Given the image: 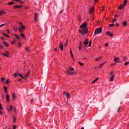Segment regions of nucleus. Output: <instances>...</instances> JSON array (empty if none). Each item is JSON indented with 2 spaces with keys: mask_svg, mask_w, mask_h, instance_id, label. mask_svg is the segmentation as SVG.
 Instances as JSON below:
<instances>
[{
  "mask_svg": "<svg viewBox=\"0 0 129 129\" xmlns=\"http://www.w3.org/2000/svg\"><path fill=\"white\" fill-rule=\"evenodd\" d=\"M3 44L6 47H8L9 46V44L7 42H3Z\"/></svg>",
  "mask_w": 129,
  "mask_h": 129,
  "instance_id": "11",
  "label": "nucleus"
},
{
  "mask_svg": "<svg viewBox=\"0 0 129 129\" xmlns=\"http://www.w3.org/2000/svg\"><path fill=\"white\" fill-rule=\"evenodd\" d=\"M115 77L114 75H112L111 77L110 78V81H112L114 80V78Z\"/></svg>",
  "mask_w": 129,
  "mask_h": 129,
  "instance_id": "14",
  "label": "nucleus"
},
{
  "mask_svg": "<svg viewBox=\"0 0 129 129\" xmlns=\"http://www.w3.org/2000/svg\"><path fill=\"white\" fill-rule=\"evenodd\" d=\"M13 122L14 123L16 121V118L15 116H14L13 118Z\"/></svg>",
  "mask_w": 129,
  "mask_h": 129,
  "instance_id": "30",
  "label": "nucleus"
},
{
  "mask_svg": "<svg viewBox=\"0 0 129 129\" xmlns=\"http://www.w3.org/2000/svg\"><path fill=\"white\" fill-rule=\"evenodd\" d=\"M16 126L15 125H14L13 126V129H16Z\"/></svg>",
  "mask_w": 129,
  "mask_h": 129,
  "instance_id": "55",
  "label": "nucleus"
},
{
  "mask_svg": "<svg viewBox=\"0 0 129 129\" xmlns=\"http://www.w3.org/2000/svg\"><path fill=\"white\" fill-rule=\"evenodd\" d=\"M87 24L86 22H85L80 26V29L84 31V32H88V29L87 27Z\"/></svg>",
  "mask_w": 129,
  "mask_h": 129,
  "instance_id": "1",
  "label": "nucleus"
},
{
  "mask_svg": "<svg viewBox=\"0 0 129 129\" xmlns=\"http://www.w3.org/2000/svg\"><path fill=\"white\" fill-rule=\"evenodd\" d=\"M5 13V12L4 11H0V16L2 15L3 14H4Z\"/></svg>",
  "mask_w": 129,
  "mask_h": 129,
  "instance_id": "25",
  "label": "nucleus"
},
{
  "mask_svg": "<svg viewBox=\"0 0 129 129\" xmlns=\"http://www.w3.org/2000/svg\"><path fill=\"white\" fill-rule=\"evenodd\" d=\"M20 27H19V30L20 32H22L25 28V26L23 25H20Z\"/></svg>",
  "mask_w": 129,
  "mask_h": 129,
  "instance_id": "2",
  "label": "nucleus"
},
{
  "mask_svg": "<svg viewBox=\"0 0 129 129\" xmlns=\"http://www.w3.org/2000/svg\"><path fill=\"white\" fill-rule=\"evenodd\" d=\"M3 88L4 90L5 93H7V88L6 86H4L3 87Z\"/></svg>",
  "mask_w": 129,
  "mask_h": 129,
  "instance_id": "16",
  "label": "nucleus"
},
{
  "mask_svg": "<svg viewBox=\"0 0 129 129\" xmlns=\"http://www.w3.org/2000/svg\"><path fill=\"white\" fill-rule=\"evenodd\" d=\"M19 76L20 77H21V78H23L24 79H25V78H24V77H23V76L22 75L20 74H19Z\"/></svg>",
  "mask_w": 129,
  "mask_h": 129,
  "instance_id": "43",
  "label": "nucleus"
},
{
  "mask_svg": "<svg viewBox=\"0 0 129 129\" xmlns=\"http://www.w3.org/2000/svg\"><path fill=\"white\" fill-rule=\"evenodd\" d=\"M120 108H121V107H119V108H118V111H117V112H119V111H120Z\"/></svg>",
  "mask_w": 129,
  "mask_h": 129,
  "instance_id": "59",
  "label": "nucleus"
},
{
  "mask_svg": "<svg viewBox=\"0 0 129 129\" xmlns=\"http://www.w3.org/2000/svg\"><path fill=\"white\" fill-rule=\"evenodd\" d=\"M30 71H28L26 74L25 75V77L26 78L27 77L29 76V75L30 74Z\"/></svg>",
  "mask_w": 129,
  "mask_h": 129,
  "instance_id": "20",
  "label": "nucleus"
},
{
  "mask_svg": "<svg viewBox=\"0 0 129 129\" xmlns=\"http://www.w3.org/2000/svg\"><path fill=\"white\" fill-rule=\"evenodd\" d=\"M78 63L80 66H82L83 65V64L80 62H78Z\"/></svg>",
  "mask_w": 129,
  "mask_h": 129,
  "instance_id": "48",
  "label": "nucleus"
},
{
  "mask_svg": "<svg viewBox=\"0 0 129 129\" xmlns=\"http://www.w3.org/2000/svg\"><path fill=\"white\" fill-rule=\"evenodd\" d=\"M81 46H82V44H81V43L80 44L79 46V50H80L81 49Z\"/></svg>",
  "mask_w": 129,
  "mask_h": 129,
  "instance_id": "40",
  "label": "nucleus"
},
{
  "mask_svg": "<svg viewBox=\"0 0 129 129\" xmlns=\"http://www.w3.org/2000/svg\"><path fill=\"white\" fill-rule=\"evenodd\" d=\"M106 62L105 61L104 62V63H102L99 66V68L101 67Z\"/></svg>",
  "mask_w": 129,
  "mask_h": 129,
  "instance_id": "41",
  "label": "nucleus"
},
{
  "mask_svg": "<svg viewBox=\"0 0 129 129\" xmlns=\"http://www.w3.org/2000/svg\"><path fill=\"white\" fill-rule=\"evenodd\" d=\"M67 70H68L69 71H73L74 70V68H71L69 67L68 69H67Z\"/></svg>",
  "mask_w": 129,
  "mask_h": 129,
  "instance_id": "22",
  "label": "nucleus"
},
{
  "mask_svg": "<svg viewBox=\"0 0 129 129\" xmlns=\"http://www.w3.org/2000/svg\"><path fill=\"white\" fill-rule=\"evenodd\" d=\"M10 96L8 94L6 95V101L8 103L9 102V100L10 99Z\"/></svg>",
  "mask_w": 129,
  "mask_h": 129,
  "instance_id": "9",
  "label": "nucleus"
},
{
  "mask_svg": "<svg viewBox=\"0 0 129 129\" xmlns=\"http://www.w3.org/2000/svg\"><path fill=\"white\" fill-rule=\"evenodd\" d=\"M105 7H104V6H103L102 7V11H104V10H105Z\"/></svg>",
  "mask_w": 129,
  "mask_h": 129,
  "instance_id": "51",
  "label": "nucleus"
},
{
  "mask_svg": "<svg viewBox=\"0 0 129 129\" xmlns=\"http://www.w3.org/2000/svg\"><path fill=\"white\" fill-rule=\"evenodd\" d=\"M118 16L117 13H116L114 16L116 18Z\"/></svg>",
  "mask_w": 129,
  "mask_h": 129,
  "instance_id": "53",
  "label": "nucleus"
},
{
  "mask_svg": "<svg viewBox=\"0 0 129 129\" xmlns=\"http://www.w3.org/2000/svg\"><path fill=\"white\" fill-rule=\"evenodd\" d=\"M33 99H31V100H30V102L31 103H32L33 102Z\"/></svg>",
  "mask_w": 129,
  "mask_h": 129,
  "instance_id": "64",
  "label": "nucleus"
},
{
  "mask_svg": "<svg viewBox=\"0 0 129 129\" xmlns=\"http://www.w3.org/2000/svg\"><path fill=\"white\" fill-rule=\"evenodd\" d=\"M14 111H15V113H16V108L15 107L14 108Z\"/></svg>",
  "mask_w": 129,
  "mask_h": 129,
  "instance_id": "61",
  "label": "nucleus"
},
{
  "mask_svg": "<svg viewBox=\"0 0 129 129\" xmlns=\"http://www.w3.org/2000/svg\"><path fill=\"white\" fill-rule=\"evenodd\" d=\"M99 78L98 77L96 79H95L94 80H93V81H92V82L91 83L92 84L95 82H96L99 79Z\"/></svg>",
  "mask_w": 129,
  "mask_h": 129,
  "instance_id": "26",
  "label": "nucleus"
},
{
  "mask_svg": "<svg viewBox=\"0 0 129 129\" xmlns=\"http://www.w3.org/2000/svg\"><path fill=\"white\" fill-rule=\"evenodd\" d=\"M66 73L67 75H72L75 74H76V72H70L68 70H66Z\"/></svg>",
  "mask_w": 129,
  "mask_h": 129,
  "instance_id": "4",
  "label": "nucleus"
},
{
  "mask_svg": "<svg viewBox=\"0 0 129 129\" xmlns=\"http://www.w3.org/2000/svg\"><path fill=\"white\" fill-rule=\"evenodd\" d=\"M102 27H100L99 28H96L94 32H102Z\"/></svg>",
  "mask_w": 129,
  "mask_h": 129,
  "instance_id": "7",
  "label": "nucleus"
},
{
  "mask_svg": "<svg viewBox=\"0 0 129 129\" xmlns=\"http://www.w3.org/2000/svg\"><path fill=\"white\" fill-rule=\"evenodd\" d=\"M20 36L23 38V39H24L25 38V36L24 34H20Z\"/></svg>",
  "mask_w": 129,
  "mask_h": 129,
  "instance_id": "31",
  "label": "nucleus"
},
{
  "mask_svg": "<svg viewBox=\"0 0 129 129\" xmlns=\"http://www.w3.org/2000/svg\"><path fill=\"white\" fill-rule=\"evenodd\" d=\"M38 14L36 12H35L34 14V20L36 21L38 19Z\"/></svg>",
  "mask_w": 129,
  "mask_h": 129,
  "instance_id": "5",
  "label": "nucleus"
},
{
  "mask_svg": "<svg viewBox=\"0 0 129 129\" xmlns=\"http://www.w3.org/2000/svg\"><path fill=\"white\" fill-rule=\"evenodd\" d=\"M117 60L116 58H115L114 59V61L115 62H117Z\"/></svg>",
  "mask_w": 129,
  "mask_h": 129,
  "instance_id": "56",
  "label": "nucleus"
},
{
  "mask_svg": "<svg viewBox=\"0 0 129 129\" xmlns=\"http://www.w3.org/2000/svg\"><path fill=\"white\" fill-rule=\"evenodd\" d=\"M65 95H66L67 99H69L70 98V95L69 93H68L65 94Z\"/></svg>",
  "mask_w": 129,
  "mask_h": 129,
  "instance_id": "19",
  "label": "nucleus"
},
{
  "mask_svg": "<svg viewBox=\"0 0 129 129\" xmlns=\"http://www.w3.org/2000/svg\"><path fill=\"white\" fill-rule=\"evenodd\" d=\"M22 46V45L21 43H19L18 45V48H20Z\"/></svg>",
  "mask_w": 129,
  "mask_h": 129,
  "instance_id": "38",
  "label": "nucleus"
},
{
  "mask_svg": "<svg viewBox=\"0 0 129 129\" xmlns=\"http://www.w3.org/2000/svg\"><path fill=\"white\" fill-rule=\"evenodd\" d=\"M10 82L9 80L8 79L5 82V83L6 84H8V83H10Z\"/></svg>",
  "mask_w": 129,
  "mask_h": 129,
  "instance_id": "27",
  "label": "nucleus"
},
{
  "mask_svg": "<svg viewBox=\"0 0 129 129\" xmlns=\"http://www.w3.org/2000/svg\"><path fill=\"white\" fill-rule=\"evenodd\" d=\"M25 49H26V50L27 51V52H29L30 50H29V49L28 48V47H26L25 48Z\"/></svg>",
  "mask_w": 129,
  "mask_h": 129,
  "instance_id": "42",
  "label": "nucleus"
},
{
  "mask_svg": "<svg viewBox=\"0 0 129 129\" xmlns=\"http://www.w3.org/2000/svg\"><path fill=\"white\" fill-rule=\"evenodd\" d=\"M116 20V18H114L113 19L112 21V22L113 23H114L115 22V21Z\"/></svg>",
  "mask_w": 129,
  "mask_h": 129,
  "instance_id": "45",
  "label": "nucleus"
},
{
  "mask_svg": "<svg viewBox=\"0 0 129 129\" xmlns=\"http://www.w3.org/2000/svg\"><path fill=\"white\" fill-rule=\"evenodd\" d=\"M14 35L15 37L18 39H20V37L19 36H18L17 34H14Z\"/></svg>",
  "mask_w": 129,
  "mask_h": 129,
  "instance_id": "24",
  "label": "nucleus"
},
{
  "mask_svg": "<svg viewBox=\"0 0 129 129\" xmlns=\"http://www.w3.org/2000/svg\"><path fill=\"white\" fill-rule=\"evenodd\" d=\"M116 64V63H114V64H112V63H111V65H110V66H113V65H115V64Z\"/></svg>",
  "mask_w": 129,
  "mask_h": 129,
  "instance_id": "63",
  "label": "nucleus"
},
{
  "mask_svg": "<svg viewBox=\"0 0 129 129\" xmlns=\"http://www.w3.org/2000/svg\"><path fill=\"white\" fill-rule=\"evenodd\" d=\"M88 43V39H87L86 40H85L84 43V45H87Z\"/></svg>",
  "mask_w": 129,
  "mask_h": 129,
  "instance_id": "18",
  "label": "nucleus"
},
{
  "mask_svg": "<svg viewBox=\"0 0 129 129\" xmlns=\"http://www.w3.org/2000/svg\"><path fill=\"white\" fill-rule=\"evenodd\" d=\"M129 64V62H126L124 64L125 66Z\"/></svg>",
  "mask_w": 129,
  "mask_h": 129,
  "instance_id": "46",
  "label": "nucleus"
},
{
  "mask_svg": "<svg viewBox=\"0 0 129 129\" xmlns=\"http://www.w3.org/2000/svg\"><path fill=\"white\" fill-rule=\"evenodd\" d=\"M23 7V5H15L13 7V8L14 9H17Z\"/></svg>",
  "mask_w": 129,
  "mask_h": 129,
  "instance_id": "6",
  "label": "nucleus"
},
{
  "mask_svg": "<svg viewBox=\"0 0 129 129\" xmlns=\"http://www.w3.org/2000/svg\"><path fill=\"white\" fill-rule=\"evenodd\" d=\"M60 43L61 44H60L59 47L60 49L61 50V51H62L63 50V43H62L61 41L60 42Z\"/></svg>",
  "mask_w": 129,
  "mask_h": 129,
  "instance_id": "8",
  "label": "nucleus"
},
{
  "mask_svg": "<svg viewBox=\"0 0 129 129\" xmlns=\"http://www.w3.org/2000/svg\"><path fill=\"white\" fill-rule=\"evenodd\" d=\"M5 80V78L4 77H3L1 78V80L2 81V83H3V82Z\"/></svg>",
  "mask_w": 129,
  "mask_h": 129,
  "instance_id": "47",
  "label": "nucleus"
},
{
  "mask_svg": "<svg viewBox=\"0 0 129 129\" xmlns=\"http://www.w3.org/2000/svg\"><path fill=\"white\" fill-rule=\"evenodd\" d=\"M108 43L107 42H106L105 44V47H107L108 46Z\"/></svg>",
  "mask_w": 129,
  "mask_h": 129,
  "instance_id": "50",
  "label": "nucleus"
},
{
  "mask_svg": "<svg viewBox=\"0 0 129 129\" xmlns=\"http://www.w3.org/2000/svg\"><path fill=\"white\" fill-rule=\"evenodd\" d=\"M18 75V74L17 73H15L13 75V76L15 78Z\"/></svg>",
  "mask_w": 129,
  "mask_h": 129,
  "instance_id": "37",
  "label": "nucleus"
},
{
  "mask_svg": "<svg viewBox=\"0 0 129 129\" xmlns=\"http://www.w3.org/2000/svg\"><path fill=\"white\" fill-rule=\"evenodd\" d=\"M5 24V23H4L2 24H1L0 25V27H1L3 25H4Z\"/></svg>",
  "mask_w": 129,
  "mask_h": 129,
  "instance_id": "57",
  "label": "nucleus"
},
{
  "mask_svg": "<svg viewBox=\"0 0 129 129\" xmlns=\"http://www.w3.org/2000/svg\"><path fill=\"white\" fill-rule=\"evenodd\" d=\"M115 26V25L113 24H109V26L110 27H114Z\"/></svg>",
  "mask_w": 129,
  "mask_h": 129,
  "instance_id": "39",
  "label": "nucleus"
},
{
  "mask_svg": "<svg viewBox=\"0 0 129 129\" xmlns=\"http://www.w3.org/2000/svg\"><path fill=\"white\" fill-rule=\"evenodd\" d=\"M92 43V41H90L89 42V47H90L91 45V44Z\"/></svg>",
  "mask_w": 129,
  "mask_h": 129,
  "instance_id": "44",
  "label": "nucleus"
},
{
  "mask_svg": "<svg viewBox=\"0 0 129 129\" xmlns=\"http://www.w3.org/2000/svg\"><path fill=\"white\" fill-rule=\"evenodd\" d=\"M5 52L6 53V54H7L8 55H9V52H7V51H5Z\"/></svg>",
  "mask_w": 129,
  "mask_h": 129,
  "instance_id": "62",
  "label": "nucleus"
},
{
  "mask_svg": "<svg viewBox=\"0 0 129 129\" xmlns=\"http://www.w3.org/2000/svg\"><path fill=\"white\" fill-rule=\"evenodd\" d=\"M113 72H113V71H111V72H110V73H109V74L110 75H113Z\"/></svg>",
  "mask_w": 129,
  "mask_h": 129,
  "instance_id": "49",
  "label": "nucleus"
},
{
  "mask_svg": "<svg viewBox=\"0 0 129 129\" xmlns=\"http://www.w3.org/2000/svg\"><path fill=\"white\" fill-rule=\"evenodd\" d=\"M16 42V40L15 39V38H14V40L11 43L12 44H14Z\"/></svg>",
  "mask_w": 129,
  "mask_h": 129,
  "instance_id": "35",
  "label": "nucleus"
},
{
  "mask_svg": "<svg viewBox=\"0 0 129 129\" xmlns=\"http://www.w3.org/2000/svg\"><path fill=\"white\" fill-rule=\"evenodd\" d=\"M3 35L5 36H6L7 37L9 38L10 37L9 36L8 34H5L4 33H3Z\"/></svg>",
  "mask_w": 129,
  "mask_h": 129,
  "instance_id": "29",
  "label": "nucleus"
},
{
  "mask_svg": "<svg viewBox=\"0 0 129 129\" xmlns=\"http://www.w3.org/2000/svg\"><path fill=\"white\" fill-rule=\"evenodd\" d=\"M22 79H18V82L21 81H22Z\"/></svg>",
  "mask_w": 129,
  "mask_h": 129,
  "instance_id": "58",
  "label": "nucleus"
},
{
  "mask_svg": "<svg viewBox=\"0 0 129 129\" xmlns=\"http://www.w3.org/2000/svg\"><path fill=\"white\" fill-rule=\"evenodd\" d=\"M116 26L117 27H118L119 26V24L117 23H116Z\"/></svg>",
  "mask_w": 129,
  "mask_h": 129,
  "instance_id": "60",
  "label": "nucleus"
},
{
  "mask_svg": "<svg viewBox=\"0 0 129 129\" xmlns=\"http://www.w3.org/2000/svg\"><path fill=\"white\" fill-rule=\"evenodd\" d=\"M101 58H102V57L101 56H100V57H99V58H96L94 60H95V61H98Z\"/></svg>",
  "mask_w": 129,
  "mask_h": 129,
  "instance_id": "32",
  "label": "nucleus"
},
{
  "mask_svg": "<svg viewBox=\"0 0 129 129\" xmlns=\"http://www.w3.org/2000/svg\"><path fill=\"white\" fill-rule=\"evenodd\" d=\"M70 54H71V57H72V59H74V56H73V54L72 53V52L71 49H70Z\"/></svg>",
  "mask_w": 129,
  "mask_h": 129,
  "instance_id": "28",
  "label": "nucleus"
},
{
  "mask_svg": "<svg viewBox=\"0 0 129 129\" xmlns=\"http://www.w3.org/2000/svg\"><path fill=\"white\" fill-rule=\"evenodd\" d=\"M14 3V2L12 1H11L8 3V4H9V5H11L13 4Z\"/></svg>",
  "mask_w": 129,
  "mask_h": 129,
  "instance_id": "23",
  "label": "nucleus"
},
{
  "mask_svg": "<svg viewBox=\"0 0 129 129\" xmlns=\"http://www.w3.org/2000/svg\"><path fill=\"white\" fill-rule=\"evenodd\" d=\"M10 111H12L13 110V108L12 105H10Z\"/></svg>",
  "mask_w": 129,
  "mask_h": 129,
  "instance_id": "36",
  "label": "nucleus"
},
{
  "mask_svg": "<svg viewBox=\"0 0 129 129\" xmlns=\"http://www.w3.org/2000/svg\"><path fill=\"white\" fill-rule=\"evenodd\" d=\"M18 28L16 27H14V29L15 31L16 32L18 30Z\"/></svg>",
  "mask_w": 129,
  "mask_h": 129,
  "instance_id": "34",
  "label": "nucleus"
},
{
  "mask_svg": "<svg viewBox=\"0 0 129 129\" xmlns=\"http://www.w3.org/2000/svg\"><path fill=\"white\" fill-rule=\"evenodd\" d=\"M106 34L107 35H109L110 37H112L114 36L113 33H106Z\"/></svg>",
  "mask_w": 129,
  "mask_h": 129,
  "instance_id": "13",
  "label": "nucleus"
},
{
  "mask_svg": "<svg viewBox=\"0 0 129 129\" xmlns=\"http://www.w3.org/2000/svg\"><path fill=\"white\" fill-rule=\"evenodd\" d=\"M12 96L13 97V100H15L16 98V95L15 93H13L12 95Z\"/></svg>",
  "mask_w": 129,
  "mask_h": 129,
  "instance_id": "15",
  "label": "nucleus"
},
{
  "mask_svg": "<svg viewBox=\"0 0 129 129\" xmlns=\"http://www.w3.org/2000/svg\"><path fill=\"white\" fill-rule=\"evenodd\" d=\"M63 11H64V10H62L59 13V14H61V13H62L63 12Z\"/></svg>",
  "mask_w": 129,
  "mask_h": 129,
  "instance_id": "54",
  "label": "nucleus"
},
{
  "mask_svg": "<svg viewBox=\"0 0 129 129\" xmlns=\"http://www.w3.org/2000/svg\"><path fill=\"white\" fill-rule=\"evenodd\" d=\"M94 6H93L89 9L88 10L89 13L91 14H93L94 12Z\"/></svg>",
  "mask_w": 129,
  "mask_h": 129,
  "instance_id": "3",
  "label": "nucleus"
},
{
  "mask_svg": "<svg viewBox=\"0 0 129 129\" xmlns=\"http://www.w3.org/2000/svg\"><path fill=\"white\" fill-rule=\"evenodd\" d=\"M127 0H124L123 3V4L125 5V6L127 4Z\"/></svg>",
  "mask_w": 129,
  "mask_h": 129,
  "instance_id": "17",
  "label": "nucleus"
},
{
  "mask_svg": "<svg viewBox=\"0 0 129 129\" xmlns=\"http://www.w3.org/2000/svg\"><path fill=\"white\" fill-rule=\"evenodd\" d=\"M127 58L126 56H124L123 57V60L124 61H126L127 60Z\"/></svg>",
  "mask_w": 129,
  "mask_h": 129,
  "instance_id": "33",
  "label": "nucleus"
},
{
  "mask_svg": "<svg viewBox=\"0 0 129 129\" xmlns=\"http://www.w3.org/2000/svg\"><path fill=\"white\" fill-rule=\"evenodd\" d=\"M127 21H125L123 22V26L125 27L127 25Z\"/></svg>",
  "mask_w": 129,
  "mask_h": 129,
  "instance_id": "12",
  "label": "nucleus"
},
{
  "mask_svg": "<svg viewBox=\"0 0 129 129\" xmlns=\"http://www.w3.org/2000/svg\"><path fill=\"white\" fill-rule=\"evenodd\" d=\"M3 46L1 44H0V49H2L3 48Z\"/></svg>",
  "mask_w": 129,
  "mask_h": 129,
  "instance_id": "52",
  "label": "nucleus"
},
{
  "mask_svg": "<svg viewBox=\"0 0 129 129\" xmlns=\"http://www.w3.org/2000/svg\"><path fill=\"white\" fill-rule=\"evenodd\" d=\"M124 6L125 5L122 4L119 6L118 9L119 10H121Z\"/></svg>",
  "mask_w": 129,
  "mask_h": 129,
  "instance_id": "10",
  "label": "nucleus"
},
{
  "mask_svg": "<svg viewBox=\"0 0 129 129\" xmlns=\"http://www.w3.org/2000/svg\"><path fill=\"white\" fill-rule=\"evenodd\" d=\"M1 55H2L5 56L6 57H9V56L8 55H9L7 54H4L3 53H2Z\"/></svg>",
  "mask_w": 129,
  "mask_h": 129,
  "instance_id": "21",
  "label": "nucleus"
}]
</instances>
